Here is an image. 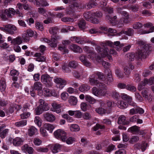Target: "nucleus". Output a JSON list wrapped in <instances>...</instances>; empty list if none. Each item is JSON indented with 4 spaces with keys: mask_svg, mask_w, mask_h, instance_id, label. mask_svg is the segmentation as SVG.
Listing matches in <instances>:
<instances>
[{
    "mask_svg": "<svg viewBox=\"0 0 154 154\" xmlns=\"http://www.w3.org/2000/svg\"><path fill=\"white\" fill-rule=\"evenodd\" d=\"M23 43V40L21 37L18 36L14 38L11 42V43L14 45H20Z\"/></svg>",
    "mask_w": 154,
    "mask_h": 154,
    "instance_id": "nucleus-22",
    "label": "nucleus"
},
{
    "mask_svg": "<svg viewBox=\"0 0 154 154\" xmlns=\"http://www.w3.org/2000/svg\"><path fill=\"white\" fill-rule=\"evenodd\" d=\"M71 8L72 11L82 8V5L76 2H74L71 5Z\"/></svg>",
    "mask_w": 154,
    "mask_h": 154,
    "instance_id": "nucleus-26",
    "label": "nucleus"
},
{
    "mask_svg": "<svg viewBox=\"0 0 154 154\" xmlns=\"http://www.w3.org/2000/svg\"><path fill=\"white\" fill-rule=\"evenodd\" d=\"M78 63L74 60H72L69 62L68 65L69 67L73 69H75L78 67Z\"/></svg>",
    "mask_w": 154,
    "mask_h": 154,
    "instance_id": "nucleus-43",
    "label": "nucleus"
},
{
    "mask_svg": "<svg viewBox=\"0 0 154 154\" xmlns=\"http://www.w3.org/2000/svg\"><path fill=\"white\" fill-rule=\"evenodd\" d=\"M23 147L24 149L26 150L27 152L29 154H32L33 153L34 149L30 146H28L27 144L24 145Z\"/></svg>",
    "mask_w": 154,
    "mask_h": 154,
    "instance_id": "nucleus-38",
    "label": "nucleus"
},
{
    "mask_svg": "<svg viewBox=\"0 0 154 154\" xmlns=\"http://www.w3.org/2000/svg\"><path fill=\"white\" fill-rule=\"evenodd\" d=\"M100 45L101 46L103 47H106L107 46L112 47L113 45V44L112 42L108 41L105 43H102Z\"/></svg>",
    "mask_w": 154,
    "mask_h": 154,
    "instance_id": "nucleus-54",
    "label": "nucleus"
},
{
    "mask_svg": "<svg viewBox=\"0 0 154 154\" xmlns=\"http://www.w3.org/2000/svg\"><path fill=\"white\" fill-rule=\"evenodd\" d=\"M35 122L39 127H40L42 125V122L40 118L38 116L35 117L34 120Z\"/></svg>",
    "mask_w": 154,
    "mask_h": 154,
    "instance_id": "nucleus-52",
    "label": "nucleus"
},
{
    "mask_svg": "<svg viewBox=\"0 0 154 154\" xmlns=\"http://www.w3.org/2000/svg\"><path fill=\"white\" fill-rule=\"evenodd\" d=\"M24 141V140L23 138L16 137L13 140V143L15 146H19L23 144Z\"/></svg>",
    "mask_w": 154,
    "mask_h": 154,
    "instance_id": "nucleus-17",
    "label": "nucleus"
},
{
    "mask_svg": "<svg viewBox=\"0 0 154 154\" xmlns=\"http://www.w3.org/2000/svg\"><path fill=\"white\" fill-rule=\"evenodd\" d=\"M123 8H127L128 9L131 10L134 12H136L138 11L139 9V7L137 5H125L123 7Z\"/></svg>",
    "mask_w": 154,
    "mask_h": 154,
    "instance_id": "nucleus-21",
    "label": "nucleus"
},
{
    "mask_svg": "<svg viewBox=\"0 0 154 154\" xmlns=\"http://www.w3.org/2000/svg\"><path fill=\"white\" fill-rule=\"evenodd\" d=\"M41 79L42 82L46 85V87H50L53 85L52 82V78L47 74L42 75Z\"/></svg>",
    "mask_w": 154,
    "mask_h": 154,
    "instance_id": "nucleus-5",
    "label": "nucleus"
},
{
    "mask_svg": "<svg viewBox=\"0 0 154 154\" xmlns=\"http://www.w3.org/2000/svg\"><path fill=\"white\" fill-rule=\"evenodd\" d=\"M46 0H35L33 2L34 4L37 6H41L42 7L46 6L49 5L47 2L45 1Z\"/></svg>",
    "mask_w": 154,
    "mask_h": 154,
    "instance_id": "nucleus-15",
    "label": "nucleus"
},
{
    "mask_svg": "<svg viewBox=\"0 0 154 154\" xmlns=\"http://www.w3.org/2000/svg\"><path fill=\"white\" fill-rule=\"evenodd\" d=\"M119 107L122 109L126 108L128 106V104L127 103L122 101H119Z\"/></svg>",
    "mask_w": 154,
    "mask_h": 154,
    "instance_id": "nucleus-48",
    "label": "nucleus"
},
{
    "mask_svg": "<svg viewBox=\"0 0 154 154\" xmlns=\"http://www.w3.org/2000/svg\"><path fill=\"white\" fill-rule=\"evenodd\" d=\"M42 84L39 82H35L34 84V88L35 90H42Z\"/></svg>",
    "mask_w": 154,
    "mask_h": 154,
    "instance_id": "nucleus-41",
    "label": "nucleus"
},
{
    "mask_svg": "<svg viewBox=\"0 0 154 154\" xmlns=\"http://www.w3.org/2000/svg\"><path fill=\"white\" fill-rule=\"evenodd\" d=\"M45 129L49 131L50 133H52L54 128V127L53 125L49 123H45L44 125Z\"/></svg>",
    "mask_w": 154,
    "mask_h": 154,
    "instance_id": "nucleus-33",
    "label": "nucleus"
},
{
    "mask_svg": "<svg viewBox=\"0 0 154 154\" xmlns=\"http://www.w3.org/2000/svg\"><path fill=\"white\" fill-rule=\"evenodd\" d=\"M154 84V76L151 77L149 79H145L139 84L137 87V89L139 91H140L144 88L146 84H147L149 85H151Z\"/></svg>",
    "mask_w": 154,
    "mask_h": 154,
    "instance_id": "nucleus-2",
    "label": "nucleus"
},
{
    "mask_svg": "<svg viewBox=\"0 0 154 154\" xmlns=\"http://www.w3.org/2000/svg\"><path fill=\"white\" fill-rule=\"evenodd\" d=\"M5 13L8 17L11 18L12 17L11 14L14 15L16 12L15 11L13 8H10L8 9H6L5 10Z\"/></svg>",
    "mask_w": 154,
    "mask_h": 154,
    "instance_id": "nucleus-25",
    "label": "nucleus"
},
{
    "mask_svg": "<svg viewBox=\"0 0 154 154\" xmlns=\"http://www.w3.org/2000/svg\"><path fill=\"white\" fill-rule=\"evenodd\" d=\"M111 95L114 98H118L120 96L118 93L116 91H112L110 93Z\"/></svg>",
    "mask_w": 154,
    "mask_h": 154,
    "instance_id": "nucleus-62",
    "label": "nucleus"
},
{
    "mask_svg": "<svg viewBox=\"0 0 154 154\" xmlns=\"http://www.w3.org/2000/svg\"><path fill=\"white\" fill-rule=\"evenodd\" d=\"M115 73L117 77L119 78H122L124 76L121 71L119 69H117L116 70Z\"/></svg>",
    "mask_w": 154,
    "mask_h": 154,
    "instance_id": "nucleus-63",
    "label": "nucleus"
},
{
    "mask_svg": "<svg viewBox=\"0 0 154 154\" xmlns=\"http://www.w3.org/2000/svg\"><path fill=\"white\" fill-rule=\"evenodd\" d=\"M118 123L119 124L126 125L128 124L129 122L126 120V118L125 116L122 115L119 117Z\"/></svg>",
    "mask_w": 154,
    "mask_h": 154,
    "instance_id": "nucleus-19",
    "label": "nucleus"
},
{
    "mask_svg": "<svg viewBox=\"0 0 154 154\" xmlns=\"http://www.w3.org/2000/svg\"><path fill=\"white\" fill-rule=\"evenodd\" d=\"M49 32L50 34L55 35L58 32V28L55 27H52L50 28Z\"/></svg>",
    "mask_w": 154,
    "mask_h": 154,
    "instance_id": "nucleus-49",
    "label": "nucleus"
},
{
    "mask_svg": "<svg viewBox=\"0 0 154 154\" xmlns=\"http://www.w3.org/2000/svg\"><path fill=\"white\" fill-rule=\"evenodd\" d=\"M69 95L68 93L66 92L62 93L61 95V97L62 100H66L68 98Z\"/></svg>",
    "mask_w": 154,
    "mask_h": 154,
    "instance_id": "nucleus-60",
    "label": "nucleus"
},
{
    "mask_svg": "<svg viewBox=\"0 0 154 154\" xmlns=\"http://www.w3.org/2000/svg\"><path fill=\"white\" fill-rule=\"evenodd\" d=\"M90 87L86 84H84L81 85L79 88L80 91L82 92L87 91L89 90Z\"/></svg>",
    "mask_w": 154,
    "mask_h": 154,
    "instance_id": "nucleus-34",
    "label": "nucleus"
},
{
    "mask_svg": "<svg viewBox=\"0 0 154 154\" xmlns=\"http://www.w3.org/2000/svg\"><path fill=\"white\" fill-rule=\"evenodd\" d=\"M39 103L40 105H39L40 107L44 109V111H47L49 109V107L48 106V104L45 101L42 99H40L39 100Z\"/></svg>",
    "mask_w": 154,
    "mask_h": 154,
    "instance_id": "nucleus-16",
    "label": "nucleus"
},
{
    "mask_svg": "<svg viewBox=\"0 0 154 154\" xmlns=\"http://www.w3.org/2000/svg\"><path fill=\"white\" fill-rule=\"evenodd\" d=\"M142 24L139 22L136 23L133 25V28L135 29H140L142 28Z\"/></svg>",
    "mask_w": 154,
    "mask_h": 154,
    "instance_id": "nucleus-57",
    "label": "nucleus"
},
{
    "mask_svg": "<svg viewBox=\"0 0 154 154\" xmlns=\"http://www.w3.org/2000/svg\"><path fill=\"white\" fill-rule=\"evenodd\" d=\"M142 89L141 94L144 98L146 97V96L149 95L148 91H149V90L146 88L144 89L143 88Z\"/></svg>",
    "mask_w": 154,
    "mask_h": 154,
    "instance_id": "nucleus-56",
    "label": "nucleus"
},
{
    "mask_svg": "<svg viewBox=\"0 0 154 154\" xmlns=\"http://www.w3.org/2000/svg\"><path fill=\"white\" fill-rule=\"evenodd\" d=\"M35 57H37L35 59L37 61L44 62L46 60V58L44 56H41L40 53H36L35 54Z\"/></svg>",
    "mask_w": 154,
    "mask_h": 154,
    "instance_id": "nucleus-28",
    "label": "nucleus"
},
{
    "mask_svg": "<svg viewBox=\"0 0 154 154\" xmlns=\"http://www.w3.org/2000/svg\"><path fill=\"white\" fill-rule=\"evenodd\" d=\"M54 135L56 138L63 142H65L66 134L64 131L61 129L57 130L54 132Z\"/></svg>",
    "mask_w": 154,
    "mask_h": 154,
    "instance_id": "nucleus-4",
    "label": "nucleus"
},
{
    "mask_svg": "<svg viewBox=\"0 0 154 154\" xmlns=\"http://www.w3.org/2000/svg\"><path fill=\"white\" fill-rule=\"evenodd\" d=\"M69 48L74 52L80 53L83 51L82 49L80 47L75 44H71L69 46Z\"/></svg>",
    "mask_w": 154,
    "mask_h": 154,
    "instance_id": "nucleus-14",
    "label": "nucleus"
},
{
    "mask_svg": "<svg viewBox=\"0 0 154 154\" xmlns=\"http://www.w3.org/2000/svg\"><path fill=\"white\" fill-rule=\"evenodd\" d=\"M137 43L140 46V49L136 53L135 57L138 59L146 58L148 52L151 50V46L141 41H138Z\"/></svg>",
    "mask_w": 154,
    "mask_h": 154,
    "instance_id": "nucleus-1",
    "label": "nucleus"
},
{
    "mask_svg": "<svg viewBox=\"0 0 154 154\" xmlns=\"http://www.w3.org/2000/svg\"><path fill=\"white\" fill-rule=\"evenodd\" d=\"M5 82L3 80H0V90L1 91H4L6 88Z\"/></svg>",
    "mask_w": 154,
    "mask_h": 154,
    "instance_id": "nucleus-45",
    "label": "nucleus"
},
{
    "mask_svg": "<svg viewBox=\"0 0 154 154\" xmlns=\"http://www.w3.org/2000/svg\"><path fill=\"white\" fill-rule=\"evenodd\" d=\"M126 89L132 92H134L136 91V88L133 85L128 84L127 85Z\"/></svg>",
    "mask_w": 154,
    "mask_h": 154,
    "instance_id": "nucleus-50",
    "label": "nucleus"
},
{
    "mask_svg": "<svg viewBox=\"0 0 154 154\" xmlns=\"http://www.w3.org/2000/svg\"><path fill=\"white\" fill-rule=\"evenodd\" d=\"M95 76L94 74H93L91 76V77L89 79V82L91 85L96 86L97 85L99 81L95 79Z\"/></svg>",
    "mask_w": 154,
    "mask_h": 154,
    "instance_id": "nucleus-27",
    "label": "nucleus"
},
{
    "mask_svg": "<svg viewBox=\"0 0 154 154\" xmlns=\"http://www.w3.org/2000/svg\"><path fill=\"white\" fill-rule=\"evenodd\" d=\"M97 5V3L95 2L89 3L85 4L84 5H82V8H85L87 9H90L96 6Z\"/></svg>",
    "mask_w": 154,
    "mask_h": 154,
    "instance_id": "nucleus-36",
    "label": "nucleus"
},
{
    "mask_svg": "<svg viewBox=\"0 0 154 154\" xmlns=\"http://www.w3.org/2000/svg\"><path fill=\"white\" fill-rule=\"evenodd\" d=\"M61 147V145L58 144H56L53 145L51 147V149L53 153H56L58 152Z\"/></svg>",
    "mask_w": 154,
    "mask_h": 154,
    "instance_id": "nucleus-30",
    "label": "nucleus"
},
{
    "mask_svg": "<svg viewBox=\"0 0 154 154\" xmlns=\"http://www.w3.org/2000/svg\"><path fill=\"white\" fill-rule=\"evenodd\" d=\"M92 15V13H91L90 12H88L87 13H84V16L86 20H89L91 17Z\"/></svg>",
    "mask_w": 154,
    "mask_h": 154,
    "instance_id": "nucleus-64",
    "label": "nucleus"
},
{
    "mask_svg": "<svg viewBox=\"0 0 154 154\" xmlns=\"http://www.w3.org/2000/svg\"><path fill=\"white\" fill-rule=\"evenodd\" d=\"M27 123V121L26 120H23L16 122L15 125L17 127H22L26 125Z\"/></svg>",
    "mask_w": 154,
    "mask_h": 154,
    "instance_id": "nucleus-37",
    "label": "nucleus"
},
{
    "mask_svg": "<svg viewBox=\"0 0 154 154\" xmlns=\"http://www.w3.org/2000/svg\"><path fill=\"white\" fill-rule=\"evenodd\" d=\"M129 130L132 133H139L140 132V128L136 126H133L129 129Z\"/></svg>",
    "mask_w": 154,
    "mask_h": 154,
    "instance_id": "nucleus-40",
    "label": "nucleus"
},
{
    "mask_svg": "<svg viewBox=\"0 0 154 154\" xmlns=\"http://www.w3.org/2000/svg\"><path fill=\"white\" fill-rule=\"evenodd\" d=\"M57 43V40L55 38H51L49 43V45L52 48L56 47Z\"/></svg>",
    "mask_w": 154,
    "mask_h": 154,
    "instance_id": "nucleus-35",
    "label": "nucleus"
},
{
    "mask_svg": "<svg viewBox=\"0 0 154 154\" xmlns=\"http://www.w3.org/2000/svg\"><path fill=\"white\" fill-rule=\"evenodd\" d=\"M43 92L45 95L47 97L51 96V92L50 90L46 88H44L43 89Z\"/></svg>",
    "mask_w": 154,
    "mask_h": 154,
    "instance_id": "nucleus-58",
    "label": "nucleus"
},
{
    "mask_svg": "<svg viewBox=\"0 0 154 154\" xmlns=\"http://www.w3.org/2000/svg\"><path fill=\"white\" fill-rule=\"evenodd\" d=\"M85 100L90 104H93L96 102L97 100L89 95H87L85 96Z\"/></svg>",
    "mask_w": 154,
    "mask_h": 154,
    "instance_id": "nucleus-29",
    "label": "nucleus"
},
{
    "mask_svg": "<svg viewBox=\"0 0 154 154\" xmlns=\"http://www.w3.org/2000/svg\"><path fill=\"white\" fill-rule=\"evenodd\" d=\"M5 27V30L8 33L13 35L14 33V32L17 29V27L14 25L9 24L4 26Z\"/></svg>",
    "mask_w": 154,
    "mask_h": 154,
    "instance_id": "nucleus-11",
    "label": "nucleus"
},
{
    "mask_svg": "<svg viewBox=\"0 0 154 154\" xmlns=\"http://www.w3.org/2000/svg\"><path fill=\"white\" fill-rule=\"evenodd\" d=\"M124 34L129 36H131L134 34V31L133 29L130 28H128L126 31H124Z\"/></svg>",
    "mask_w": 154,
    "mask_h": 154,
    "instance_id": "nucleus-44",
    "label": "nucleus"
},
{
    "mask_svg": "<svg viewBox=\"0 0 154 154\" xmlns=\"http://www.w3.org/2000/svg\"><path fill=\"white\" fill-rule=\"evenodd\" d=\"M51 106L52 107L51 111L57 113H60L61 112V106L60 104H58L55 102H54L51 103Z\"/></svg>",
    "mask_w": 154,
    "mask_h": 154,
    "instance_id": "nucleus-13",
    "label": "nucleus"
},
{
    "mask_svg": "<svg viewBox=\"0 0 154 154\" xmlns=\"http://www.w3.org/2000/svg\"><path fill=\"white\" fill-rule=\"evenodd\" d=\"M100 102L101 103V106L105 108H107V107H112L115 105L114 103L110 101H108L106 104H104L103 101L101 100H100Z\"/></svg>",
    "mask_w": 154,
    "mask_h": 154,
    "instance_id": "nucleus-23",
    "label": "nucleus"
},
{
    "mask_svg": "<svg viewBox=\"0 0 154 154\" xmlns=\"http://www.w3.org/2000/svg\"><path fill=\"white\" fill-rule=\"evenodd\" d=\"M70 130L72 131H78L80 130V128L76 124L72 125L70 127Z\"/></svg>",
    "mask_w": 154,
    "mask_h": 154,
    "instance_id": "nucleus-47",
    "label": "nucleus"
},
{
    "mask_svg": "<svg viewBox=\"0 0 154 154\" xmlns=\"http://www.w3.org/2000/svg\"><path fill=\"white\" fill-rule=\"evenodd\" d=\"M43 111H44V109H43L41 107V106L40 107L39 106H38L36 109V114L37 115H39L42 113Z\"/></svg>",
    "mask_w": 154,
    "mask_h": 154,
    "instance_id": "nucleus-61",
    "label": "nucleus"
},
{
    "mask_svg": "<svg viewBox=\"0 0 154 154\" xmlns=\"http://www.w3.org/2000/svg\"><path fill=\"white\" fill-rule=\"evenodd\" d=\"M43 115L44 119L49 122H52L55 120V116L51 112H46Z\"/></svg>",
    "mask_w": 154,
    "mask_h": 154,
    "instance_id": "nucleus-10",
    "label": "nucleus"
},
{
    "mask_svg": "<svg viewBox=\"0 0 154 154\" xmlns=\"http://www.w3.org/2000/svg\"><path fill=\"white\" fill-rule=\"evenodd\" d=\"M92 93L97 97H101L105 96L107 94V91L97 89L96 87H94L92 89Z\"/></svg>",
    "mask_w": 154,
    "mask_h": 154,
    "instance_id": "nucleus-8",
    "label": "nucleus"
},
{
    "mask_svg": "<svg viewBox=\"0 0 154 154\" xmlns=\"http://www.w3.org/2000/svg\"><path fill=\"white\" fill-rule=\"evenodd\" d=\"M147 146V144L144 143H143L142 144L138 143L134 145L135 148L139 149H140L142 152L146 150Z\"/></svg>",
    "mask_w": 154,
    "mask_h": 154,
    "instance_id": "nucleus-20",
    "label": "nucleus"
},
{
    "mask_svg": "<svg viewBox=\"0 0 154 154\" xmlns=\"http://www.w3.org/2000/svg\"><path fill=\"white\" fill-rule=\"evenodd\" d=\"M134 69V66L131 63H129V64L124 67L123 68L124 73L126 77H129V75L131 73V70Z\"/></svg>",
    "mask_w": 154,
    "mask_h": 154,
    "instance_id": "nucleus-12",
    "label": "nucleus"
},
{
    "mask_svg": "<svg viewBox=\"0 0 154 154\" xmlns=\"http://www.w3.org/2000/svg\"><path fill=\"white\" fill-rule=\"evenodd\" d=\"M121 96L123 99L126 100L129 105L134 107L133 109H134L135 114H137L138 106L136 103L132 101V97L124 94H122Z\"/></svg>",
    "mask_w": 154,
    "mask_h": 154,
    "instance_id": "nucleus-3",
    "label": "nucleus"
},
{
    "mask_svg": "<svg viewBox=\"0 0 154 154\" xmlns=\"http://www.w3.org/2000/svg\"><path fill=\"white\" fill-rule=\"evenodd\" d=\"M54 82L57 84V87L60 89H62L67 84L66 80L60 78H56L54 79Z\"/></svg>",
    "mask_w": 154,
    "mask_h": 154,
    "instance_id": "nucleus-9",
    "label": "nucleus"
},
{
    "mask_svg": "<svg viewBox=\"0 0 154 154\" xmlns=\"http://www.w3.org/2000/svg\"><path fill=\"white\" fill-rule=\"evenodd\" d=\"M96 86L99 89L105 91L106 88V85L103 83L99 82Z\"/></svg>",
    "mask_w": 154,
    "mask_h": 154,
    "instance_id": "nucleus-46",
    "label": "nucleus"
},
{
    "mask_svg": "<svg viewBox=\"0 0 154 154\" xmlns=\"http://www.w3.org/2000/svg\"><path fill=\"white\" fill-rule=\"evenodd\" d=\"M35 27L37 29L41 31L43 30L44 28L42 24L39 22L38 21L35 22Z\"/></svg>",
    "mask_w": 154,
    "mask_h": 154,
    "instance_id": "nucleus-53",
    "label": "nucleus"
},
{
    "mask_svg": "<svg viewBox=\"0 0 154 154\" xmlns=\"http://www.w3.org/2000/svg\"><path fill=\"white\" fill-rule=\"evenodd\" d=\"M94 74L98 76V78L100 80L103 81L105 82V76H104L103 73L99 72H95Z\"/></svg>",
    "mask_w": 154,
    "mask_h": 154,
    "instance_id": "nucleus-39",
    "label": "nucleus"
},
{
    "mask_svg": "<svg viewBox=\"0 0 154 154\" xmlns=\"http://www.w3.org/2000/svg\"><path fill=\"white\" fill-rule=\"evenodd\" d=\"M10 73L11 75L13 76L12 80L14 82L17 81L18 79L17 76L19 74L18 71L15 69H13L11 71Z\"/></svg>",
    "mask_w": 154,
    "mask_h": 154,
    "instance_id": "nucleus-24",
    "label": "nucleus"
},
{
    "mask_svg": "<svg viewBox=\"0 0 154 154\" xmlns=\"http://www.w3.org/2000/svg\"><path fill=\"white\" fill-rule=\"evenodd\" d=\"M34 34V32L31 29H28L22 35V38L24 42L29 41L30 38L32 37Z\"/></svg>",
    "mask_w": 154,
    "mask_h": 154,
    "instance_id": "nucleus-6",
    "label": "nucleus"
},
{
    "mask_svg": "<svg viewBox=\"0 0 154 154\" xmlns=\"http://www.w3.org/2000/svg\"><path fill=\"white\" fill-rule=\"evenodd\" d=\"M105 83L108 85H110L113 81L112 72L110 69H107L105 71Z\"/></svg>",
    "mask_w": 154,
    "mask_h": 154,
    "instance_id": "nucleus-7",
    "label": "nucleus"
},
{
    "mask_svg": "<svg viewBox=\"0 0 154 154\" xmlns=\"http://www.w3.org/2000/svg\"><path fill=\"white\" fill-rule=\"evenodd\" d=\"M139 140V138L137 136H133L131 138L129 142L131 143H134L138 141Z\"/></svg>",
    "mask_w": 154,
    "mask_h": 154,
    "instance_id": "nucleus-55",
    "label": "nucleus"
},
{
    "mask_svg": "<svg viewBox=\"0 0 154 154\" xmlns=\"http://www.w3.org/2000/svg\"><path fill=\"white\" fill-rule=\"evenodd\" d=\"M117 18V17L116 16L114 17H112L109 14L107 15L106 17V19L107 20H109V23L111 25L114 26L116 24V22L115 20Z\"/></svg>",
    "mask_w": 154,
    "mask_h": 154,
    "instance_id": "nucleus-18",
    "label": "nucleus"
},
{
    "mask_svg": "<svg viewBox=\"0 0 154 154\" xmlns=\"http://www.w3.org/2000/svg\"><path fill=\"white\" fill-rule=\"evenodd\" d=\"M37 131V129L35 127L31 126L28 130V134L29 136H32Z\"/></svg>",
    "mask_w": 154,
    "mask_h": 154,
    "instance_id": "nucleus-42",
    "label": "nucleus"
},
{
    "mask_svg": "<svg viewBox=\"0 0 154 154\" xmlns=\"http://www.w3.org/2000/svg\"><path fill=\"white\" fill-rule=\"evenodd\" d=\"M96 112L100 114H103L105 113V110L101 107H100L96 109H95Z\"/></svg>",
    "mask_w": 154,
    "mask_h": 154,
    "instance_id": "nucleus-59",
    "label": "nucleus"
},
{
    "mask_svg": "<svg viewBox=\"0 0 154 154\" xmlns=\"http://www.w3.org/2000/svg\"><path fill=\"white\" fill-rule=\"evenodd\" d=\"M78 25L79 28L81 29H84L86 27V23L83 19H81L79 21Z\"/></svg>",
    "mask_w": 154,
    "mask_h": 154,
    "instance_id": "nucleus-32",
    "label": "nucleus"
},
{
    "mask_svg": "<svg viewBox=\"0 0 154 154\" xmlns=\"http://www.w3.org/2000/svg\"><path fill=\"white\" fill-rule=\"evenodd\" d=\"M74 38L76 43L80 44H84V38L77 37H74Z\"/></svg>",
    "mask_w": 154,
    "mask_h": 154,
    "instance_id": "nucleus-51",
    "label": "nucleus"
},
{
    "mask_svg": "<svg viewBox=\"0 0 154 154\" xmlns=\"http://www.w3.org/2000/svg\"><path fill=\"white\" fill-rule=\"evenodd\" d=\"M69 102L72 105L75 106L77 104V100L75 97L71 96L69 98Z\"/></svg>",
    "mask_w": 154,
    "mask_h": 154,
    "instance_id": "nucleus-31",
    "label": "nucleus"
}]
</instances>
